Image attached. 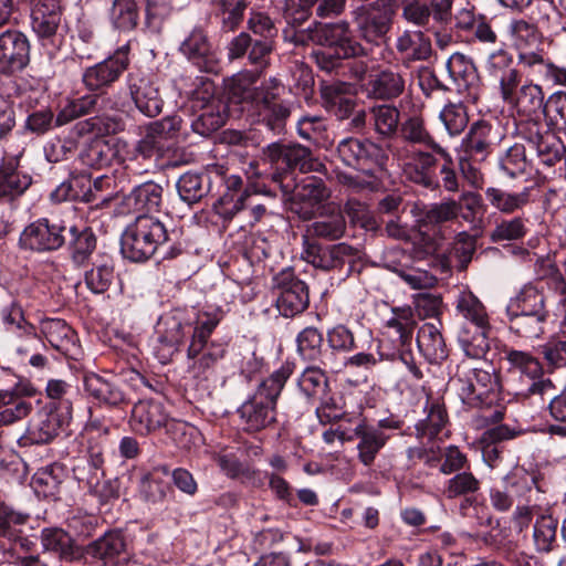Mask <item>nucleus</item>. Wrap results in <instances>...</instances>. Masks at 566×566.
Segmentation results:
<instances>
[{
    "mask_svg": "<svg viewBox=\"0 0 566 566\" xmlns=\"http://www.w3.org/2000/svg\"><path fill=\"white\" fill-rule=\"evenodd\" d=\"M342 161L365 175L374 176L376 170H382L387 161L385 150L370 140L345 138L337 146Z\"/></svg>",
    "mask_w": 566,
    "mask_h": 566,
    "instance_id": "obj_12",
    "label": "nucleus"
},
{
    "mask_svg": "<svg viewBox=\"0 0 566 566\" xmlns=\"http://www.w3.org/2000/svg\"><path fill=\"white\" fill-rule=\"evenodd\" d=\"M509 30L517 55L534 52V46L541 42L537 28L525 20H513L510 23Z\"/></svg>",
    "mask_w": 566,
    "mask_h": 566,
    "instance_id": "obj_56",
    "label": "nucleus"
},
{
    "mask_svg": "<svg viewBox=\"0 0 566 566\" xmlns=\"http://www.w3.org/2000/svg\"><path fill=\"white\" fill-rule=\"evenodd\" d=\"M161 472L164 475H168L167 467H158L153 470V472L146 473L139 484V491L143 497L150 503H163L165 502L171 494L172 489L168 482L160 479L158 473Z\"/></svg>",
    "mask_w": 566,
    "mask_h": 566,
    "instance_id": "obj_48",
    "label": "nucleus"
},
{
    "mask_svg": "<svg viewBox=\"0 0 566 566\" xmlns=\"http://www.w3.org/2000/svg\"><path fill=\"white\" fill-rule=\"evenodd\" d=\"M84 390L92 399L107 408H120L129 402L115 378L88 374L84 377Z\"/></svg>",
    "mask_w": 566,
    "mask_h": 566,
    "instance_id": "obj_29",
    "label": "nucleus"
},
{
    "mask_svg": "<svg viewBox=\"0 0 566 566\" xmlns=\"http://www.w3.org/2000/svg\"><path fill=\"white\" fill-rule=\"evenodd\" d=\"M521 82L511 85L500 93L503 102L513 107L518 114L524 116L536 115L543 107L544 92L539 84L528 82L520 86Z\"/></svg>",
    "mask_w": 566,
    "mask_h": 566,
    "instance_id": "obj_25",
    "label": "nucleus"
},
{
    "mask_svg": "<svg viewBox=\"0 0 566 566\" xmlns=\"http://www.w3.org/2000/svg\"><path fill=\"white\" fill-rule=\"evenodd\" d=\"M31 184V177L19 171L12 163L0 166V201L13 200L21 196Z\"/></svg>",
    "mask_w": 566,
    "mask_h": 566,
    "instance_id": "obj_39",
    "label": "nucleus"
},
{
    "mask_svg": "<svg viewBox=\"0 0 566 566\" xmlns=\"http://www.w3.org/2000/svg\"><path fill=\"white\" fill-rule=\"evenodd\" d=\"M284 92V85L279 80L271 77L252 93V102L260 120L276 134L283 132L291 115L289 103L282 99Z\"/></svg>",
    "mask_w": 566,
    "mask_h": 566,
    "instance_id": "obj_8",
    "label": "nucleus"
},
{
    "mask_svg": "<svg viewBox=\"0 0 566 566\" xmlns=\"http://www.w3.org/2000/svg\"><path fill=\"white\" fill-rule=\"evenodd\" d=\"M169 240L166 226L150 214L138 216L127 226L120 239L123 256L133 262H144Z\"/></svg>",
    "mask_w": 566,
    "mask_h": 566,
    "instance_id": "obj_2",
    "label": "nucleus"
},
{
    "mask_svg": "<svg viewBox=\"0 0 566 566\" xmlns=\"http://www.w3.org/2000/svg\"><path fill=\"white\" fill-rule=\"evenodd\" d=\"M130 430L147 437L160 429H165L175 442L178 433H185L187 424L170 418L161 401L156 399H140L134 403L128 420Z\"/></svg>",
    "mask_w": 566,
    "mask_h": 566,
    "instance_id": "obj_6",
    "label": "nucleus"
},
{
    "mask_svg": "<svg viewBox=\"0 0 566 566\" xmlns=\"http://www.w3.org/2000/svg\"><path fill=\"white\" fill-rule=\"evenodd\" d=\"M83 556H90L101 563V566H124L129 560L125 536L119 531L105 533L87 544Z\"/></svg>",
    "mask_w": 566,
    "mask_h": 566,
    "instance_id": "obj_19",
    "label": "nucleus"
},
{
    "mask_svg": "<svg viewBox=\"0 0 566 566\" xmlns=\"http://www.w3.org/2000/svg\"><path fill=\"white\" fill-rule=\"evenodd\" d=\"M207 177L198 172H186L177 181V190L182 201L188 205L199 202L208 192Z\"/></svg>",
    "mask_w": 566,
    "mask_h": 566,
    "instance_id": "obj_59",
    "label": "nucleus"
},
{
    "mask_svg": "<svg viewBox=\"0 0 566 566\" xmlns=\"http://www.w3.org/2000/svg\"><path fill=\"white\" fill-rule=\"evenodd\" d=\"M530 151L536 153L541 163L553 166L558 159V149L553 144L554 136L548 132L541 133L537 123H531L525 136Z\"/></svg>",
    "mask_w": 566,
    "mask_h": 566,
    "instance_id": "obj_42",
    "label": "nucleus"
},
{
    "mask_svg": "<svg viewBox=\"0 0 566 566\" xmlns=\"http://www.w3.org/2000/svg\"><path fill=\"white\" fill-rule=\"evenodd\" d=\"M402 421L394 416L380 419L376 424H368L359 420L355 426L357 443V458L365 467H371L380 450L392 437V432L400 430Z\"/></svg>",
    "mask_w": 566,
    "mask_h": 566,
    "instance_id": "obj_10",
    "label": "nucleus"
},
{
    "mask_svg": "<svg viewBox=\"0 0 566 566\" xmlns=\"http://www.w3.org/2000/svg\"><path fill=\"white\" fill-rule=\"evenodd\" d=\"M213 314L193 311L175 310L166 316L158 332L157 343L154 347L156 357L161 364L169 363L180 352L186 342L193 338L201 324L211 318Z\"/></svg>",
    "mask_w": 566,
    "mask_h": 566,
    "instance_id": "obj_3",
    "label": "nucleus"
},
{
    "mask_svg": "<svg viewBox=\"0 0 566 566\" xmlns=\"http://www.w3.org/2000/svg\"><path fill=\"white\" fill-rule=\"evenodd\" d=\"M98 96L88 94L69 101L57 113L55 125L63 126L72 120L92 113L97 105Z\"/></svg>",
    "mask_w": 566,
    "mask_h": 566,
    "instance_id": "obj_61",
    "label": "nucleus"
},
{
    "mask_svg": "<svg viewBox=\"0 0 566 566\" xmlns=\"http://www.w3.org/2000/svg\"><path fill=\"white\" fill-rule=\"evenodd\" d=\"M397 51L408 61L427 60L431 54V42L421 31H405L396 42Z\"/></svg>",
    "mask_w": 566,
    "mask_h": 566,
    "instance_id": "obj_43",
    "label": "nucleus"
},
{
    "mask_svg": "<svg viewBox=\"0 0 566 566\" xmlns=\"http://www.w3.org/2000/svg\"><path fill=\"white\" fill-rule=\"evenodd\" d=\"M409 144L412 147L417 145L423 146L424 148L432 150L438 156L449 157L447 148L442 147L431 135L428 129L424 119L419 115H412L406 118L399 126V140L391 143L390 145H406Z\"/></svg>",
    "mask_w": 566,
    "mask_h": 566,
    "instance_id": "obj_28",
    "label": "nucleus"
},
{
    "mask_svg": "<svg viewBox=\"0 0 566 566\" xmlns=\"http://www.w3.org/2000/svg\"><path fill=\"white\" fill-rule=\"evenodd\" d=\"M356 252L355 248L345 242L323 245L319 242H310L306 239L304 240V249L301 251V258L316 269L328 271L342 266L345 259L354 256Z\"/></svg>",
    "mask_w": 566,
    "mask_h": 566,
    "instance_id": "obj_22",
    "label": "nucleus"
},
{
    "mask_svg": "<svg viewBox=\"0 0 566 566\" xmlns=\"http://www.w3.org/2000/svg\"><path fill=\"white\" fill-rule=\"evenodd\" d=\"M407 72L388 67L378 71L368 80L365 92L367 97L391 101L399 97L406 88Z\"/></svg>",
    "mask_w": 566,
    "mask_h": 566,
    "instance_id": "obj_27",
    "label": "nucleus"
},
{
    "mask_svg": "<svg viewBox=\"0 0 566 566\" xmlns=\"http://www.w3.org/2000/svg\"><path fill=\"white\" fill-rule=\"evenodd\" d=\"M272 291L275 306L284 317H294L310 305L308 286L292 268L282 269L272 277Z\"/></svg>",
    "mask_w": 566,
    "mask_h": 566,
    "instance_id": "obj_9",
    "label": "nucleus"
},
{
    "mask_svg": "<svg viewBox=\"0 0 566 566\" xmlns=\"http://www.w3.org/2000/svg\"><path fill=\"white\" fill-rule=\"evenodd\" d=\"M63 479V467L54 463L40 469L32 478V485L38 494L52 497L59 493Z\"/></svg>",
    "mask_w": 566,
    "mask_h": 566,
    "instance_id": "obj_58",
    "label": "nucleus"
},
{
    "mask_svg": "<svg viewBox=\"0 0 566 566\" xmlns=\"http://www.w3.org/2000/svg\"><path fill=\"white\" fill-rule=\"evenodd\" d=\"M293 371V363H283L240 406L238 413L244 431L258 432L275 421L277 398Z\"/></svg>",
    "mask_w": 566,
    "mask_h": 566,
    "instance_id": "obj_1",
    "label": "nucleus"
},
{
    "mask_svg": "<svg viewBox=\"0 0 566 566\" xmlns=\"http://www.w3.org/2000/svg\"><path fill=\"white\" fill-rule=\"evenodd\" d=\"M61 20L60 0H39L31 13L32 30L42 41H53Z\"/></svg>",
    "mask_w": 566,
    "mask_h": 566,
    "instance_id": "obj_31",
    "label": "nucleus"
},
{
    "mask_svg": "<svg viewBox=\"0 0 566 566\" xmlns=\"http://www.w3.org/2000/svg\"><path fill=\"white\" fill-rule=\"evenodd\" d=\"M41 544L45 552L55 553L65 560H80L83 557L82 547L76 546L73 538L59 527L43 528Z\"/></svg>",
    "mask_w": 566,
    "mask_h": 566,
    "instance_id": "obj_37",
    "label": "nucleus"
},
{
    "mask_svg": "<svg viewBox=\"0 0 566 566\" xmlns=\"http://www.w3.org/2000/svg\"><path fill=\"white\" fill-rule=\"evenodd\" d=\"M392 157L402 167L406 177L413 184L429 190H436L440 187L436 174L438 159L432 150H421L406 145H388Z\"/></svg>",
    "mask_w": 566,
    "mask_h": 566,
    "instance_id": "obj_7",
    "label": "nucleus"
},
{
    "mask_svg": "<svg viewBox=\"0 0 566 566\" xmlns=\"http://www.w3.org/2000/svg\"><path fill=\"white\" fill-rule=\"evenodd\" d=\"M548 127L566 134V92L558 91L549 95L544 108Z\"/></svg>",
    "mask_w": 566,
    "mask_h": 566,
    "instance_id": "obj_63",
    "label": "nucleus"
},
{
    "mask_svg": "<svg viewBox=\"0 0 566 566\" xmlns=\"http://www.w3.org/2000/svg\"><path fill=\"white\" fill-rule=\"evenodd\" d=\"M71 419L72 417H64V413L53 408L43 407L29 422L25 439L31 444L49 443Z\"/></svg>",
    "mask_w": 566,
    "mask_h": 566,
    "instance_id": "obj_26",
    "label": "nucleus"
},
{
    "mask_svg": "<svg viewBox=\"0 0 566 566\" xmlns=\"http://www.w3.org/2000/svg\"><path fill=\"white\" fill-rule=\"evenodd\" d=\"M331 195L332 191L324 180L315 176L306 177L295 187L290 209L300 219L312 220L321 208H326L324 202Z\"/></svg>",
    "mask_w": 566,
    "mask_h": 566,
    "instance_id": "obj_15",
    "label": "nucleus"
},
{
    "mask_svg": "<svg viewBox=\"0 0 566 566\" xmlns=\"http://www.w3.org/2000/svg\"><path fill=\"white\" fill-rule=\"evenodd\" d=\"M442 324L424 323L418 329L417 346L421 355L431 364H440L448 357V348L441 333Z\"/></svg>",
    "mask_w": 566,
    "mask_h": 566,
    "instance_id": "obj_34",
    "label": "nucleus"
},
{
    "mask_svg": "<svg viewBox=\"0 0 566 566\" xmlns=\"http://www.w3.org/2000/svg\"><path fill=\"white\" fill-rule=\"evenodd\" d=\"M510 331L525 338H536L544 334L548 314L506 312Z\"/></svg>",
    "mask_w": 566,
    "mask_h": 566,
    "instance_id": "obj_46",
    "label": "nucleus"
},
{
    "mask_svg": "<svg viewBox=\"0 0 566 566\" xmlns=\"http://www.w3.org/2000/svg\"><path fill=\"white\" fill-rule=\"evenodd\" d=\"M458 385L461 400L468 406L475 407L499 389V379L491 370L474 368L467 379L459 378Z\"/></svg>",
    "mask_w": 566,
    "mask_h": 566,
    "instance_id": "obj_24",
    "label": "nucleus"
},
{
    "mask_svg": "<svg viewBox=\"0 0 566 566\" xmlns=\"http://www.w3.org/2000/svg\"><path fill=\"white\" fill-rule=\"evenodd\" d=\"M483 207L482 197L473 191H463L458 200L447 199L430 205L423 212L422 220L428 226H440L461 217L465 222H473Z\"/></svg>",
    "mask_w": 566,
    "mask_h": 566,
    "instance_id": "obj_11",
    "label": "nucleus"
},
{
    "mask_svg": "<svg viewBox=\"0 0 566 566\" xmlns=\"http://www.w3.org/2000/svg\"><path fill=\"white\" fill-rule=\"evenodd\" d=\"M399 111L388 104L377 105L370 108V118L376 133L385 137L392 136L399 128Z\"/></svg>",
    "mask_w": 566,
    "mask_h": 566,
    "instance_id": "obj_62",
    "label": "nucleus"
},
{
    "mask_svg": "<svg viewBox=\"0 0 566 566\" xmlns=\"http://www.w3.org/2000/svg\"><path fill=\"white\" fill-rule=\"evenodd\" d=\"M139 20V10L135 0H113L109 10V21L119 31L134 30Z\"/></svg>",
    "mask_w": 566,
    "mask_h": 566,
    "instance_id": "obj_57",
    "label": "nucleus"
},
{
    "mask_svg": "<svg viewBox=\"0 0 566 566\" xmlns=\"http://www.w3.org/2000/svg\"><path fill=\"white\" fill-rule=\"evenodd\" d=\"M218 324L219 318L212 315L201 324L187 346L188 369L196 378L207 379L227 353L226 343L210 338Z\"/></svg>",
    "mask_w": 566,
    "mask_h": 566,
    "instance_id": "obj_5",
    "label": "nucleus"
},
{
    "mask_svg": "<svg viewBox=\"0 0 566 566\" xmlns=\"http://www.w3.org/2000/svg\"><path fill=\"white\" fill-rule=\"evenodd\" d=\"M502 133L492 123L480 119L474 122L462 139V148L465 155L476 157V160H484L501 142Z\"/></svg>",
    "mask_w": 566,
    "mask_h": 566,
    "instance_id": "obj_23",
    "label": "nucleus"
},
{
    "mask_svg": "<svg viewBox=\"0 0 566 566\" xmlns=\"http://www.w3.org/2000/svg\"><path fill=\"white\" fill-rule=\"evenodd\" d=\"M126 86L137 109L148 117H156L163 111L164 101L159 88L150 76L140 70L128 73Z\"/></svg>",
    "mask_w": 566,
    "mask_h": 566,
    "instance_id": "obj_18",
    "label": "nucleus"
},
{
    "mask_svg": "<svg viewBox=\"0 0 566 566\" xmlns=\"http://www.w3.org/2000/svg\"><path fill=\"white\" fill-rule=\"evenodd\" d=\"M106 447L104 441L90 440L87 448V458L80 463H86L90 468H94L93 482L84 475L83 465L73 468V475L78 483L88 489L90 493L106 501L116 496V492L109 482L104 481V463Z\"/></svg>",
    "mask_w": 566,
    "mask_h": 566,
    "instance_id": "obj_16",
    "label": "nucleus"
},
{
    "mask_svg": "<svg viewBox=\"0 0 566 566\" xmlns=\"http://www.w3.org/2000/svg\"><path fill=\"white\" fill-rule=\"evenodd\" d=\"M247 8V0H211V12L227 32L234 31L241 24Z\"/></svg>",
    "mask_w": 566,
    "mask_h": 566,
    "instance_id": "obj_45",
    "label": "nucleus"
},
{
    "mask_svg": "<svg viewBox=\"0 0 566 566\" xmlns=\"http://www.w3.org/2000/svg\"><path fill=\"white\" fill-rule=\"evenodd\" d=\"M455 308L465 319L464 324L476 328H491L485 306L471 291L464 290L459 293Z\"/></svg>",
    "mask_w": 566,
    "mask_h": 566,
    "instance_id": "obj_38",
    "label": "nucleus"
},
{
    "mask_svg": "<svg viewBox=\"0 0 566 566\" xmlns=\"http://www.w3.org/2000/svg\"><path fill=\"white\" fill-rule=\"evenodd\" d=\"M358 35L367 42H377L388 30V19L369 6H361L354 12Z\"/></svg>",
    "mask_w": 566,
    "mask_h": 566,
    "instance_id": "obj_36",
    "label": "nucleus"
},
{
    "mask_svg": "<svg viewBox=\"0 0 566 566\" xmlns=\"http://www.w3.org/2000/svg\"><path fill=\"white\" fill-rule=\"evenodd\" d=\"M507 360L513 367L517 368L522 375H525L532 380L527 388L528 395L544 396L554 388L551 379L542 377L543 367L541 363L528 353L510 350L507 353Z\"/></svg>",
    "mask_w": 566,
    "mask_h": 566,
    "instance_id": "obj_32",
    "label": "nucleus"
},
{
    "mask_svg": "<svg viewBox=\"0 0 566 566\" xmlns=\"http://www.w3.org/2000/svg\"><path fill=\"white\" fill-rule=\"evenodd\" d=\"M69 250L73 261L84 263L96 248V237L91 228L71 226L69 228Z\"/></svg>",
    "mask_w": 566,
    "mask_h": 566,
    "instance_id": "obj_53",
    "label": "nucleus"
},
{
    "mask_svg": "<svg viewBox=\"0 0 566 566\" xmlns=\"http://www.w3.org/2000/svg\"><path fill=\"white\" fill-rule=\"evenodd\" d=\"M222 195L214 203L216 213L223 220H232L238 213L244 212L247 222L254 227L264 217L270 214L266 203L259 197V190L254 187H248L239 197Z\"/></svg>",
    "mask_w": 566,
    "mask_h": 566,
    "instance_id": "obj_13",
    "label": "nucleus"
},
{
    "mask_svg": "<svg viewBox=\"0 0 566 566\" xmlns=\"http://www.w3.org/2000/svg\"><path fill=\"white\" fill-rule=\"evenodd\" d=\"M129 52L130 45L126 43L102 62L87 67L82 76L84 85L91 91L109 87L128 69L130 64Z\"/></svg>",
    "mask_w": 566,
    "mask_h": 566,
    "instance_id": "obj_14",
    "label": "nucleus"
},
{
    "mask_svg": "<svg viewBox=\"0 0 566 566\" xmlns=\"http://www.w3.org/2000/svg\"><path fill=\"white\" fill-rule=\"evenodd\" d=\"M65 231L66 227L62 222L39 219L22 231L20 245L36 252L55 251L65 243Z\"/></svg>",
    "mask_w": 566,
    "mask_h": 566,
    "instance_id": "obj_17",
    "label": "nucleus"
},
{
    "mask_svg": "<svg viewBox=\"0 0 566 566\" xmlns=\"http://www.w3.org/2000/svg\"><path fill=\"white\" fill-rule=\"evenodd\" d=\"M181 88L192 101V107L201 111V114L191 124L195 133L200 136H209L226 124L227 105L216 96V86L209 77L197 76L190 84L185 82Z\"/></svg>",
    "mask_w": 566,
    "mask_h": 566,
    "instance_id": "obj_4",
    "label": "nucleus"
},
{
    "mask_svg": "<svg viewBox=\"0 0 566 566\" xmlns=\"http://www.w3.org/2000/svg\"><path fill=\"white\" fill-rule=\"evenodd\" d=\"M485 198L490 205L502 213L511 214L522 209L528 202V189L521 192H509L496 187L485 189Z\"/></svg>",
    "mask_w": 566,
    "mask_h": 566,
    "instance_id": "obj_52",
    "label": "nucleus"
},
{
    "mask_svg": "<svg viewBox=\"0 0 566 566\" xmlns=\"http://www.w3.org/2000/svg\"><path fill=\"white\" fill-rule=\"evenodd\" d=\"M558 522L552 515H539L534 524L533 538L537 552L548 553L557 545Z\"/></svg>",
    "mask_w": 566,
    "mask_h": 566,
    "instance_id": "obj_60",
    "label": "nucleus"
},
{
    "mask_svg": "<svg viewBox=\"0 0 566 566\" xmlns=\"http://www.w3.org/2000/svg\"><path fill=\"white\" fill-rule=\"evenodd\" d=\"M163 188L153 182L148 181L136 186L129 193L127 200L136 211H158L161 205Z\"/></svg>",
    "mask_w": 566,
    "mask_h": 566,
    "instance_id": "obj_54",
    "label": "nucleus"
},
{
    "mask_svg": "<svg viewBox=\"0 0 566 566\" xmlns=\"http://www.w3.org/2000/svg\"><path fill=\"white\" fill-rule=\"evenodd\" d=\"M41 333L48 343L65 357L75 358L78 354L76 334L63 319L46 318L42 321Z\"/></svg>",
    "mask_w": 566,
    "mask_h": 566,
    "instance_id": "obj_33",
    "label": "nucleus"
},
{
    "mask_svg": "<svg viewBox=\"0 0 566 566\" xmlns=\"http://www.w3.org/2000/svg\"><path fill=\"white\" fill-rule=\"evenodd\" d=\"M427 409L428 415L416 424V432L418 438L431 441L439 438L449 420L444 406L439 401L428 402Z\"/></svg>",
    "mask_w": 566,
    "mask_h": 566,
    "instance_id": "obj_47",
    "label": "nucleus"
},
{
    "mask_svg": "<svg viewBox=\"0 0 566 566\" xmlns=\"http://www.w3.org/2000/svg\"><path fill=\"white\" fill-rule=\"evenodd\" d=\"M30 62V42L24 33L8 29L0 33V70L14 73Z\"/></svg>",
    "mask_w": 566,
    "mask_h": 566,
    "instance_id": "obj_21",
    "label": "nucleus"
},
{
    "mask_svg": "<svg viewBox=\"0 0 566 566\" xmlns=\"http://www.w3.org/2000/svg\"><path fill=\"white\" fill-rule=\"evenodd\" d=\"M314 36L319 45L339 50L343 56L364 54L363 46L353 41L349 24L346 21L322 25Z\"/></svg>",
    "mask_w": 566,
    "mask_h": 566,
    "instance_id": "obj_30",
    "label": "nucleus"
},
{
    "mask_svg": "<svg viewBox=\"0 0 566 566\" xmlns=\"http://www.w3.org/2000/svg\"><path fill=\"white\" fill-rule=\"evenodd\" d=\"M346 229L347 222L342 209L338 206L328 205L321 211L319 217L306 227L302 234V250L306 239L310 242L337 241L345 235Z\"/></svg>",
    "mask_w": 566,
    "mask_h": 566,
    "instance_id": "obj_20",
    "label": "nucleus"
},
{
    "mask_svg": "<svg viewBox=\"0 0 566 566\" xmlns=\"http://www.w3.org/2000/svg\"><path fill=\"white\" fill-rule=\"evenodd\" d=\"M506 312L548 314L545 307V296L533 285H524L511 298Z\"/></svg>",
    "mask_w": 566,
    "mask_h": 566,
    "instance_id": "obj_55",
    "label": "nucleus"
},
{
    "mask_svg": "<svg viewBox=\"0 0 566 566\" xmlns=\"http://www.w3.org/2000/svg\"><path fill=\"white\" fill-rule=\"evenodd\" d=\"M391 314L386 321V327L398 335L401 347H409L417 326L413 310L410 306H397L391 308Z\"/></svg>",
    "mask_w": 566,
    "mask_h": 566,
    "instance_id": "obj_49",
    "label": "nucleus"
},
{
    "mask_svg": "<svg viewBox=\"0 0 566 566\" xmlns=\"http://www.w3.org/2000/svg\"><path fill=\"white\" fill-rule=\"evenodd\" d=\"M485 71L490 78L499 83L500 93L521 82V74L514 66L512 54L503 49L496 50L488 56Z\"/></svg>",
    "mask_w": 566,
    "mask_h": 566,
    "instance_id": "obj_35",
    "label": "nucleus"
},
{
    "mask_svg": "<svg viewBox=\"0 0 566 566\" xmlns=\"http://www.w3.org/2000/svg\"><path fill=\"white\" fill-rule=\"evenodd\" d=\"M490 328H476L463 324L458 333V342L464 355L472 359H482L490 349L488 334Z\"/></svg>",
    "mask_w": 566,
    "mask_h": 566,
    "instance_id": "obj_40",
    "label": "nucleus"
},
{
    "mask_svg": "<svg viewBox=\"0 0 566 566\" xmlns=\"http://www.w3.org/2000/svg\"><path fill=\"white\" fill-rule=\"evenodd\" d=\"M122 142L106 140L103 138L93 139L83 153L81 154V160L84 165L101 169L109 166L116 156L117 147ZM125 145V143H123Z\"/></svg>",
    "mask_w": 566,
    "mask_h": 566,
    "instance_id": "obj_41",
    "label": "nucleus"
},
{
    "mask_svg": "<svg viewBox=\"0 0 566 566\" xmlns=\"http://www.w3.org/2000/svg\"><path fill=\"white\" fill-rule=\"evenodd\" d=\"M180 51L190 61L200 65L211 53V44L201 29H193L181 43Z\"/></svg>",
    "mask_w": 566,
    "mask_h": 566,
    "instance_id": "obj_64",
    "label": "nucleus"
},
{
    "mask_svg": "<svg viewBox=\"0 0 566 566\" xmlns=\"http://www.w3.org/2000/svg\"><path fill=\"white\" fill-rule=\"evenodd\" d=\"M45 395L51 400L46 407L64 413L73 415V397L76 396L74 387L63 379H50L45 387Z\"/></svg>",
    "mask_w": 566,
    "mask_h": 566,
    "instance_id": "obj_51",
    "label": "nucleus"
},
{
    "mask_svg": "<svg viewBox=\"0 0 566 566\" xmlns=\"http://www.w3.org/2000/svg\"><path fill=\"white\" fill-rule=\"evenodd\" d=\"M114 280V261L107 254H99L85 273V284L95 294L106 292Z\"/></svg>",
    "mask_w": 566,
    "mask_h": 566,
    "instance_id": "obj_44",
    "label": "nucleus"
},
{
    "mask_svg": "<svg viewBox=\"0 0 566 566\" xmlns=\"http://www.w3.org/2000/svg\"><path fill=\"white\" fill-rule=\"evenodd\" d=\"M446 69L459 92L469 88L478 78L473 62L462 53L452 54L446 63Z\"/></svg>",
    "mask_w": 566,
    "mask_h": 566,
    "instance_id": "obj_50",
    "label": "nucleus"
}]
</instances>
